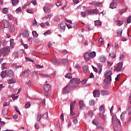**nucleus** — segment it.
<instances>
[{
	"label": "nucleus",
	"mask_w": 131,
	"mask_h": 131,
	"mask_svg": "<svg viewBox=\"0 0 131 131\" xmlns=\"http://www.w3.org/2000/svg\"><path fill=\"white\" fill-rule=\"evenodd\" d=\"M111 75H112V72L111 71H106L105 74V78L104 80V82H111L112 81Z\"/></svg>",
	"instance_id": "obj_1"
},
{
	"label": "nucleus",
	"mask_w": 131,
	"mask_h": 131,
	"mask_svg": "<svg viewBox=\"0 0 131 131\" xmlns=\"http://www.w3.org/2000/svg\"><path fill=\"white\" fill-rule=\"evenodd\" d=\"M10 47H4L0 50V57H5L10 53Z\"/></svg>",
	"instance_id": "obj_2"
},
{
	"label": "nucleus",
	"mask_w": 131,
	"mask_h": 131,
	"mask_svg": "<svg viewBox=\"0 0 131 131\" xmlns=\"http://www.w3.org/2000/svg\"><path fill=\"white\" fill-rule=\"evenodd\" d=\"M70 83L72 84V86H73V88H75V89H76L77 86H78V84L80 83V79H79V78H74L70 80Z\"/></svg>",
	"instance_id": "obj_3"
},
{
	"label": "nucleus",
	"mask_w": 131,
	"mask_h": 131,
	"mask_svg": "<svg viewBox=\"0 0 131 131\" xmlns=\"http://www.w3.org/2000/svg\"><path fill=\"white\" fill-rule=\"evenodd\" d=\"M72 88H73V86H72V84L70 83L63 88V94H67L68 93H69Z\"/></svg>",
	"instance_id": "obj_4"
},
{
	"label": "nucleus",
	"mask_w": 131,
	"mask_h": 131,
	"mask_svg": "<svg viewBox=\"0 0 131 131\" xmlns=\"http://www.w3.org/2000/svg\"><path fill=\"white\" fill-rule=\"evenodd\" d=\"M86 12H87V14L88 15H98V13H99V10L98 9H88L86 10Z\"/></svg>",
	"instance_id": "obj_5"
},
{
	"label": "nucleus",
	"mask_w": 131,
	"mask_h": 131,
	"mask_svg": "<svg viewBox=\"0 0 131 131\" xmlns=\"http://www.w3.org/2000/svg\"><path fill=\"white\" fill-rule=\"evenodd\" d=\"M123 66V62H119L117 66L115 67V71H120L122 69V66Z\"/></svg>",
	"instance_id": "obj_6"
},
{
	"label": "nucleus",
	"mask_w": 131,
	"mask_h": 131,
	"mask_svg": "<svg viewBox=\"0 0 131 131\" xmlns=\"http://www.w3.org/2000/svg\"><path fill=\"white\" fill-rule=\"evenodd\" d=\"M93 96L95 98H99L101 95V93L100 92V90H96L93 91Z\"/></svg>",
	"instance_id": "obj_7"
},
{
	"label": "nucleus",
	"mask_w": 131,
	"mask_h": 131,
	"mask_svg": "<svg viewBox=\"0 0 131 131\" xmlns=\"http://www.w3.org/2000/svg\"><path fill=\"white\" fill-rule=\"evenodd\" d=\"M93 124H95L97 126V128H101V129H103L102 126H99V122L98 121V119H94L93 121Z\"/></svg>",
	"instance_id": "obj_8"
},
{
	"label": "nucleus",
	"mask_w": 131,
	"mask_h": 131,
	"mask_svg": "<svg viewBox=\"0 0 131 131\" xmlns=\"http://www.w3.org/2000/svg\"><path fill=\"white\" fill-rule=\"evenodd\" d=\"M30 73V72L29 70H26L21 73V76H24V77H28V76H29Z\"/></svg>",
	"instance_id": "obj_9"
},
{
	"label": "nucleus",
	"mask_w": 131,
	"mask_h": 131,
	"mask_svg": "<svg viewBox=\"0 0 131 131\" xmlns=\"http://www.w3.org/2000/svg\"><path fill=\"white\" fill-rule=\"evenodd\" d=\"M112 123H114V124H115L116 122H117L119 124H121V123L120 122V120L117 119L116 118V116H113L112 118Z\"/></svg>",
	"instance_id": "obj_10"
},
{
	"label": "nucleus",
	"mask_w": 131,
	"mask_h": 131,
	"mask_svg": "<svg viewBox=\"0 0 131 131\" xmlns=\"http://www.w3.org/2000/svg\"><path fill=\"white\" fill-rule=\"evenodd\" d=\"M3 24H4V28H8V27H10V22H9V20L7 19H4L3 20Z\"/></svg>",
	"instance_id": "obj_11"
},
{
	"label": "nucleus",
	"mask_w": 131,
	"mask_h": 131,
	"mask_svg": "<svg viewBox=\"0 0 131 131\" xmlns=\"http://www.w3.org/2000/svg\"><path fill=\"white\" fill-rule=\"evenodd\" d=\"M79 106L81 110H82V109H84V108H85V104H84V102H83V101L82 100L79 101Z\"/></svg>",
	"instance_id": "obj_12"
},
{
	"label": "nucleus",
	"mask_w": 131,
	"mask_h": 131,
	"mask_svg": "<svg viewBox=\"0 0 131 131\" xmlns=\"http://www.w3.org/2000/svg\"><path fill=\"white\" fill-rule=\"evenodd\" d=\"M51 61L52 63L55 64V65H59L60 64V61L57 60L55 58L52 57L51 58Z\"/></svg>",
	"instance_id": "obj_13"
},
{
	"label": "nucleus",
	"mask_w": 131,
	"mask_h": 131,
	"mask_svg": "<svg viewBox=\"0 0 131 131\" xmlns=\"http://www.w3.org/2000/svg\"><path fill=\"white\" fill-rule=\"evenodd\" d=\"M7 77L10 78L11 77L13 78L14 77V73H13V71L12 70H9L7 73Z\"/></svg>",
	"instance_id": "obj_14"
},
{
	"label": "nucleus",
	"mask_w": 131,
	"mask_h": 131,
	"mask_svg": "<svg viewBox=\"0 0 131 131\" xmlns=\"http://www.w3.org/2000/svg\"><path fill=\"white\" fill-rule=\"evenodd\" d=\"M83 57L85 60L88 62V61H90V58L91 57L90 56V52H86L83 55Z\"/></svg>",
	"instance_id": "obj_15"
},
{
	"label": "nucleus",
	"mask_w": 131,
	"mask_h": 131,
	"mask_svg": "<svg viewBox=\"0 0 131 131\" xmlns=\"http://www.w3.org/2000/svg\"><path fill=\"white\" fill-rule=\"evenodd\" d=\"M39 75H41V77H50V78H54L55 77V75H51V76L47 74H40Z\"/></svg>",
	"instance_id": "obj_16"
},
{
	"label": "nucleus",
	"mask_w": 131,
	"mask_h": 131,
	"mask_svg": "<svg viewBox=\"0 0 131 131\" xmlns=\"http://www.w3.org/2000/svg\"><path fill=\"white\" fill-rule=\"evenodd\" d=\"M51 85L50 84H46L44 85L43 89L45 92H49L51 90Z\"/></svg>",
	"instance_id": "obj_17"
},
{
	"label": "nucleus",
	"mask_w": 131,
	"mask_h": 131,
	"mask_svg": "<svg viewBox=\"0 0 131 131\" xmlns=\"http://www.w3.org/2000/svg\"><path fill=\"white\" fill-rule=\"evenodd\" d=\"M9 31L10 32L13 33L15 31V26L13 24H11L9 26Z\"/></svg>",
	"instance_id": "obj_18"
},
{
	"label": "nucleus",
	"mask_w": 131,
	"mask_h": 131,
	"mask_svg": "<svg viewBox=\"0 0 131 131\" xmlns=\"http://www.w3.org/2000/svg\"><path fill=\"white\" fill-rule=\"evenodd\" d=\"M99 117L101 118V119H102V120H106V118H107L106 115H103L101 113L99 114Z\"/></svg>",
	"instance_id": "obj_19"
},
{
	"label": "nucleus",
	"mask_w": 131,
	"mask_h": 131,
	"mask_svg": "<svg viewBox=\"0 0 131 131\" xmlns=\"http://www.w3.org/2000/svg\"><path fill=\"white\" fill-rule=\"evenodd\" d=\"M106 58L105 57L101 56L98 58V60L99 62H101L102 63H104V62H106Z\"/></svg>",
	"instance_id": "obj_20"
},
{
	"label": "nucleus",
	"mask_w": 131,
	"mask_h": 131,
	"mask_svg": "<svg viewBox=\"0 0 131 131\" xmlns=\"http://www.w3.org/2000/svg\"><path fill=\"white\" fill-rule=\"evenodd\" d=\"M101 95L102 96H108L109 92L106 90H102L101 91Z\"/></svg>",
	"instance_id": "obj_21"
},
{
	"label": "nucleus",
	"mask_w": 131,
	"mask_h": 131,
	"mask_svg": "<svg viewBox=\"0 0 131 131\" xmlns=\"http://www.w3.org/2000/svg\"><path fill=\"white\" fill-rule=\"evenodd\" d=\"M117 35L120 37H121V34H122V29H119L117 30Z\"/></svg>",
	"instance_id": "obj_22"
},
{
	"label": "nucleus",
	"mask_w": 131,
	"mask_h": 131,
	"mask_svg": "<svg viewBox=\"0 0 131 131\" xmlns=\"http://www.w3.org/2000/svg\"><path fill=\"white\" fill-rule=\"evenodd\" d=\"M60 27L61 29H62V30H65V28H66V23L65 22L63 21L60 24Z\"/></svg>",
	"instance_id": "obj_23"
},
{
	"label": "nucleus",
	"mask_w": 131,
	"mask_h": 131,
	"mask_svg": "<svg viewBox=\"0 0 131 131\" xmlns=\"http://www.w3.org/2000/svg\"><path fill=\"white\" fill-rule=\"evenodd\" d=\"M76 104V101H74L70 103V109H74V106Z\"/></svg>",
	"instance_id": "obj_24"
},
{
	"label": "nucleus",
	"mask_w": 131,
	"mask_h": 131,
	"mask_svg": "<svg viewBox=\"0 0 131 131\" xmlns=\"http://www.w3.org/2000/svg\"><path fill=\"white\" fill-rule=\"evenodd\" d=\"M43 11L46 13H50L51 12V9L48 7H43Z\"/></svg>",
	"instance_id": "obj_25"
},
{
	"label": "nucleus",
	"mask_w": 131,
	"mask_h": 131,
	"mask_svg": "<svg viewBox=\"0 0 131 131\" xmlns=\"http://www.w3.org/2000/svg\"><path fill=\"white\" fill-rule=\"evenodd\" d=\"M116 7H117L116 5V3L114 2H112L110 5V8L111 9H115V8H116Z\"/></svg>",
	"instance_id": "obj_26"
},
{
	"label": "nucleus",
	"mask_w": 131,
	"mask_h": 131,
	"mask_svg": "<svg viewBox=\"0 0 131 131\" xmlns=\"http://www.w3.org/2000/svg\"><path fill=\"white\" fill-rule=\"evenodd\" d=\"M89 55L90 56V58L93 59V58H95V57H96V52L95 51L91 52L90 53Z\"/></svg>",
	"instance_id": "obj_27"
},
{
	"label": "nucleus",
	"mask_w": 131,
	"mask_h": 131,
	"mask_svg": "<svg viewBox=\"0 0 131 131\" xmlns=\"http://www.w3.org/2000/svg\"><path fill=\"white\" fill-rule=\"evenodd\" d=\"M8 84H12V83H15L16 82V80L12 78L8 80Z\"/></svg>",
	"instance_id": "obj_28"
},
{
	"label": "nucleus",
	"mask_w": 131,
	"mask_h": 131,
	"mask_svg": "<svg viewBox=\"0 0 131 131\" xmlns=\"http://www.w3.org/2000/svg\"><path fill=\"white\" fill-rule=\"evenodd\" d=\"M13 6H17L19 4V1L18 0H11Z\"/></svg>",
	"instance_id": "obj_29"
},
{
	"label": "nucleus",
	"mask_w": 131,
	"mask_h": 131,
	"mask_svg": "<svg viewBox=\"0 0 131 131\" xmlns=\"http://www.w3.org/2000/svg\"><path fill=\"white\" fill-rule=\"evenodd\" d=\"M94 25L97 26V25H99L100 26H102V22L100 21V20H95L94 21Z\"/></svg>",
	"instance_id": "obj_30"
},
{
	"label": "nucleus",
	"mask_w": 131,
	"mask_h": 131,
	"mask_svg": "<svg viewBox=\"0 0 131 131\" xmlns=\"http://www.w3.org/2000/svg\"><path fill=\"white\" fill-rule=\"evenodd\" d=\"M22 35L24 37H28L29 36V33H28V31H25L22 33Z\"/></svg>",
	"instance_id": "obj_31"
},
{
	"label": "nucleus",
	"mask_w": 131,
	"mask_h": 131,
	"mask_svg": "<svg viewBox=\"0 0 131 131\" xmlns=\"http://www.w3.org/2000/svg\"><path fill=\"white\" fill-rule=\"evenodd\" d=\"M7 74V73L5 71H2L1 74V76L2 78H5L6 77V75Z\"/></svg>",
	"instance_id": "obj_32"
},
{
	"label": "nucleus",
	"mask_w": 131,
	"mask_h": 131,
	"mask_svg": "<svg viewBox=\"0 0 131 131\" xmlns=\"http://www.w3.org/2000/svg\"><path fill=\"white\" fill-rule=\"evenodd\" d=\"M89 69V66H85V67H83V70L84 73H86L88 72V70Z\"/></svg>",
	"instance_id": "obj_33"
},
{
	"label": "nucleus",
	"mask_w": 131,
	"mask_h": 131,
	"mask_svg": "<svg viewBox=\"0 0 131 131\" xmlns=\"http://www.w3.org/2000/svg\"><path fill=\"white\" fill-rule=\"evenodd\" d=\"M30 106H31V104L29 102H27L25 104V107L26 109H28V108H30Z\"/></svg>",
	"instance_id": "obj_34"
},
{
	"label": "nucleus",
	"mask_w": 131,
	"mask_h": 131,
	"mask_svg": "<svg viewBox=\"0 0 131 131\" xmlns=\"http://www.w3.org/2000/svg\"><path fill=\"white\" fill-rule=\"evenodd\" d=\"M97 66L98 67V68H99V73L100 74V73L102 72V68L103 67L102 66V65L100 64L99 63L97 64Z\"/></svg>",
	"instance_id": "obj_35"
},
{
	"label": "nucleus",
	"mask_w": 131,
	"mask_h": 131,
	"mask_svg": "<svg viewBox=\"0 0 131 131\" xmlns=\"http://www.w3.org/2000/svg\"><path fill=\"white\" fill-rule=\"evenodd\" d=\"M2 113L3 115H7V114H8V110H7V108H4L2 110Z\"/></svg>",
	"instance_id": "obj_36"
},
{
	"label": "nucleus",
	"mask_w": 131,
	"mask_h": 131,
	"mask_svg": "<svg viewBox=\"0 0 131 131\" xmlns=\"http://www.w3.org/2000/svg\"><path fill=\"white\" fill-rule=\"evenodd\" d=\"M8 12H9V9L7 8H5L3 9V13L4 14H8Z\"/></svg>",
	"instance_id": "obj_37"
},
{
	"label": "nucleus",
	"mask_w": 131,
	"mask_h": 131,
	"mask_svg": "<svg viewBox=\"0 0 131 131\" xmlns=\"http://www.w3.org/2000/svg\"><path fill=\"white\" fill-rule=\"evenodd\" d=\"M48 117H49L48 113H45V114L42 116V118H43V119H47Z\"/></svg>",
	"instance_id": "obj_38"
},
{
	"label": "nucleus",
	"mask_w": 131,
	"mask_h": 131,
	"mask_svg": "<svg viewBox=\"0 0 131 131\" xmlns=\"http://www.w3.org/2000/svg\"><path fill=\"white\" fill-rule=\"evenodd\" d=\"M126 10H127V8L121 10L119 12L120 15H122V14L125 13V12H126Z\"/></svg>",
	"instance_id": "obj_39"
},
{
	"label": "nucleus",
	"mask_w": 131,
	"mask_h": 131,
	"mask_svg": "<svg viewBox=\"0 0 131 131\" xmlns=\"http://www.w3.org/2000/svg\"><path fill=\"white\" fill-rule=\"evenodd\" d=\"M96 102L94 100H91L89 101V104L90 106H93V105H95Z\"/></svg>",
	"instance_id": "obj_40"
},
{
	"label": "nucleus",
	"mask_w": 131,
	"mask_h": 131,
	"mask_svg": "<svg viewBox=\"0 0 131 131\" xmlns=\"http://www.w3.org/2000/svg\"><path fill=\"white\" fill-rule=\"evenodd\" d=\"M66 78H68L69 79H71L72 78V76H71V73H69L67 75L65 76Z\"/></svg>",
	"instance_id": "obj_41"
},
{
	"label": "nucleus",
	"mask_w": 131,
	"mask_h": 131,
	"mask_svg": "<svg viewBox=\"0 0 131 131\" xmlns=\"http://www.w3.org/2000/svg\"><path fill=\"white\" fill-rule=\"evenodd\" d=\"M99 111L102 113H104L105 111H104V105H102L99 107Z\"/></svg>",
	"instance_id": "obj_42"
},
{
	"label": "nucleus",
	"mask_w": 131,
	"mask_h": 131,
	"mask_svg": "<svg viewBox=\"0 0 131 131\" xmlns=\"http://www.w3.org/2000/svg\"><path fill=\"white\" fill-rule=\"evenodd\" d=\"M37 115V121H39L41 119V115L39 113H38Z\"/></svg>",
	"instance_id": "obj_43"
},
{
	"label": "nucleus",
	"mask_w": 131,
	"mask_h": 131,
	"mask_svg": "<svg viewBox=\"0 0 131 131\" xmlns=\"http://www.w3.org/2000/svg\"><path fill=\"white\" fill-rule=\"evenodd\" d=\"M33 36L34 37H37L38 36V34L36 32V31H33L32 32Z\"/></svg>",
	"instance_id": "obj_44"
},
{
	"label": "nucleus",
	"mask_w": 131,
	"mask_h": 131,
	"mask_svg": "<svg viewBox=\"0 0 131 131\" xmlns=\"http://www.w3.org/2000/svg\"><path fill=\"white\" fill-rule=\"evenodd\" d=\"M86 14H88V13L86 12V10L85 12H81V15L82 17H86Z\"/></svg>",
	"instance_id": "obj_45"
},
{
	"label": "nucleus",
	"mask_w": 131,
	"mask_h": 131,
	"mask_svg": "<svg viewBox=\"0 0 131 131\" xmlns=\"http://www.w3.org/2000/svg\"><path fill=\"white\" fill-rule=\"evenodd\" d=\"M108 82H105L104 83H103V87L104 88V89H108Z\"/></svg>",
	"instance_id": "obj_46"
},
{
	"label": "nucleus",
	"mask_w": 131,
	"mask_h": 131,
	"mask_svg": "<svg viewBox=\"0 0 131 131\" xmlns=\"http://www.w3.org/2000/svg\"><path fill=\"white\" fill-rule=\"evenodd\" d=\"M26 12L29 14H34V11L33 10L27 9Z\"/></svg>",
	"instance_id": "obj_47"
},
{
	"label": "nucleus",
	"mask_w": 131,
	"mask_h": 131,
	"mask_svg": "<svg viewBox=\"0 0 131 131\" xmlns=\"http://www.w3.org/2000/svg\"><path fill=\"white\" fill-rule=\"evenodd\" d=\"M127 112L128 115H131V106H129L127 109Z\"/></svg>",
	"instance_id": "obj_48"
},
{
	"label": "nucleus",
	"mask_w": 131,
	"mask_h": 131,
	"mask_svg": "<svg viewBox=\"0 0 131 131\" xmlns=\"http://www.w3.org/2000/svg\"><path fill=\"white\" fill-rule=\"evenodd\" d=\"M35 67L37 69H43V67L42 66H40V65H38V64H36L35 66Z\"/></svg>",
	"instance_id": "obj_49"
},
{
	"label": "nucleus",
	"mask_w": 131,
	"mask_h": 131,
	"mask_svg": "<svg viewBox=\"0 0 131 131\" xmlns=\"http://www.w3.org/2000/svg\"><path fill=\"white\" fill-rule=\"evenodd\" d=\"M73 110L74 109L70 108V116H73V115H75V113H74V112H73Z\"/></svg>",
	"instance_id": "obj_50"
},
{
	"label": "nucleus",
	"mask_w": 131,
	"mask_h": 131,
	"mask_svg": "<svg viewBox=\"0 0 131 131\" xmlns=\"http://www.w3.org/2000/svg\"><path fill=\"white\" fill-rule=\"evenodd\" d=\"M22 11V9H21V7H18L16 10H15V13H17V14H19L20 12Z\"/></svg>",
	"instance_id": "obj_51"
},
{
	"label": "nucleus",
	"mask_w": 131,
	"mask_h": 131,
	"mask_svg": "<svg viewBox=\"0 0 131 131\" xmlns=\"http://www.w3.org/2000/svg\"><path fill=\"white\" fill-rule=\"evenodd\" d=\"M113 55H114V53L109 54V55L111 56V58L115 59V58H116V54H115L114 56Z\"/></svg>",
	"instance_id": "obj_52"
},
{
	"label": "nucleus",
	"mask_w": 131,
	"mask_h": 131,
	"mask_svg": "<svg viewBox=\"0 0 131 131\" xmlns=\"http://www.w3.org/2000/svg\"><path fill=\"white\" fill-rule=\"evenodd\" d=\"M118 26H121L123 24V21L122 20H118V23H117Z\"/></svg>",
	"instance_id": "obj_53"
},
{
	"label": "nucleus",
	"mask_w": 131,
	"mask_h": 131,
	"mask_svg": "<svg viewBox=\"0 0 131 131\" xmlns=\"http://www.w3.org/2000/svg\"><path fill=\"white\" fill-rule=\"evenodd\" d=\"M62 62L63 64H64V65H68V61H67V59H63Z\"/></svg>",
	"instance_id": "obj_54"
},
{
	"label": "nucleus",
	"mask_w": 131,
	"mask_h": 131,
	"mask_svg": "<svg viewBox=\"0 0 131 131\" xmlns=\"http://www.w3.org/2000/svg\"><path fill=\"white\" fill-rule=\"evenodd\" d=\"M123 59H124V54H121L120 56V61H123Z\"/></svg>",
	"instance_id": "obj_55"
},
{
	"label": "nucleus",
	"mask_w": 131,
	"mask_h": 131,
	"mask_svg": "<svg viewBox=\"0 0 131 131\" xmlns=\"http://www.w3.org/2000/svg\"><path fill=\"white\" fill-rule=\"evenodd\" d=\"M49 18L51 19V15H48L46 17H42V20H46Z\"/></svg>",
	"instance_id": "obj_56"
},
{
	"label": "nucleus",
	"mask_w": 131,
	"mask_h": 131,
	"mask_svg": "<svg viewBox=\"0 0 131 131\" xmlns=\"http://www.w3.org/2000/svg\"><path fill=\"white\" fill-rule=\"evenodd\" d=\"M37 25V22L36 21V19L35 18L34 21L33 23L32 26H36Z\"/></svg>",
	"instance_id": "obj_57"
},
{
	"label": "nucleus",
	"mask_w": 131,
	"mask_h": 131,
	"mask_svg": "<svg viewBox=\"0 0 131 131\" xmlns=\"http://www.w3.org/2000/svg\"><path fill=\"white\" fill-rule=\"evenodd\" d=\"M26 60L27 61H28L29 62H32L33 63H34V61H33L32 59H31L29 58L26 57Z\"/></svg>",
	"instance_id": "obj_58"
},
{
	"label": "nucleus",
	"mask_w": 131,
	"mask_h": 131,
	"mask_svg": "<svg viewBox=\"0 0 131 131\" xmlns=\"http://www.w3.org/2000/svg\"><path fill=\"white\" fill-rule=\"evenodd\" d=\"M10 105V102H4V104H3V106L4 107H6V106H9Z\"/></svg>",
	"instance_id": "obj_59"
},
{
	"label": "nucleus",
	"mask_w": 131,
	"mask_h": 131,
	"mask_svg": "<svg viewBox=\"0 0 131 131\" xmlns=\"http://www.w3.org/2000/svg\"><path fill=\"white\" fill-rule=\"evenodd\" d=\"M89 114L90 116H91L92 117V116H93V115H94V112L92 111H89Z\"/></svg>",
	"instance_id": "obj_60"
},
{
	"label": "nucleus",
	"mask_w": 131,
	"mask_h": 131,
	"mask_svg": "<svg viewBox=\"0 0 131 131\" xmlns=\"http://www.w3.org/2000/svg\"><path fill=\"white\" fill-rule=\"evenodd\" d=\"M36 75H37V72L36 71L33 72L32 76L34 77V76H36Z\"/></svg>",
	"instance_id": "obj_61"
},
{
	"label": "nucleus",
	"mask_w": 131,
	"mask_h": 131,
	"mask_svg": "<svg viewBox=\"0 0 131 131\" xmlns=\"http://www.w3.org/2000/svg\"><path fill=\"white\" fill-rule=\"evenodd\" d=\"M86 81H88V80H86V79L83 80L81 81V84H85V83H86Z\"/></svg>",
	"instance_id": "obj_62"
},
{
	"label": "nucleus",
	"mask_w": 131,
	"mask_h": 131,
	"mask_svg": "<svg viewBox=\"0 0 131 131\" xmlns=\"http://www.w3.org/2000/svg\"><path fill=\"white\" fill-rule=\"evenodd\" d=\"M14 108H15V110L16 111V112H17V113L21 114V113L19 111V109L17 106H15Z\"/></svg>",
	"instance_id": "obj_63"
},
{
	"label": "nucleus",
	"mask_w": 131,
	"mask_h": 131,
	"mask_svg": "<svg viewBox=\"0 0 131 131\" xmlns=\"http://www.w3.org/2000/svg\"><path fill=\"white\" fill-rule=\"evenodd\" d=\"M73 123H74V124H77V123H78V121L77 120V119H74L73 120Z\"/></svg>",
	"instance_id": "obj_64"
}]
</instances>
